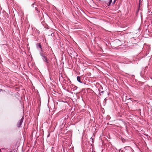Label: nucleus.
Segmentation results:
<instances>
[{"instance_id": "nucleus-1", "label": "nucleus", "mask_w": 152, "mask_h": 152, "mask_svg": "<svg viewBox=\"0 0 152 152\" xmlns=\"http://www.w3.org/2000/svg\"><path fill=\"white\" fill-rule=\"evenodd\" d=\"M23 121V118H22L19 121L17 124V126L18 127H21V125Z\"/></svg>"}, {"instance_id": "nucleus-2", "label": "nucleus", "mask_w": 152, "mask_h": 152, "mask_svg": "<svg viewBox=\"0 0 152 152\" xmlns=\"http://www.w3.org/2000/svg\"><path fill=\"white\" fill-rule=\"evenodd\" d=\"M112 0H107L105 1V3L107 6H110L112 3Z\"/></svg>"}, {"instance_id": "nucleus-3", "label": "nucleus", "mask_w": 152, "mask_h": 152, "mask_svg": "<svg viewBox=\"0 0 152 152\" xmlns=\"http://www.w3.org/2000/svg\"><path fill=\"white\" fill-rule=\"evenodd\" d=\"M42 58L43 60L45 61L47 63H48V61L47 59V57L45 56H42Z\"/></svg>"}, {"instance_id": "nucleus-4", "label": "nucleus", "mask_w": 152, "mask_h": 152, "mask_svg": "<svg viewBox=\"0 0 152 152\" xmlns=\"http://www.w3.org/2000/svg\"><path fill=\"white\" fill-rule=\"evenodd\" d=\"M77 80L79 82L81 83V82L80 81V77L79 76H77Z\"/></svg>"}, {"instance_id": "nucleus-5", "label": "nucleus", "mask_w": 152, "mask_h": 152, "mask_svg": "<svg viewBox=\"0 0 152 152\" xmlns=\"http://www.w3.org/2000/svg\"><path fill=\"white\" fill-rule=\"evenodd\" d=\"M37 45L38 47L42 49V47L41 44L40 43H38Z\"/></svg>"}, {"instance_id": "nucleus-6", "label": "nucleus", "mask_w": 152, "mask_h": 152, "mask_svg": "<svg viewBox=\"0 0 152 152\" xmlns=\"http://www.w3.org/2000/svg\"><path fill=\"white\" fill-rule=\"evenodd\" d=\"M114 43H120V41L118 40H117L115 41Z\"/></svg>"}, {"instance_id": "nucleus-7", "label": "nucleus", "mask_w": 152, "mask_h": 152, "mask_svg": "<svg viewBox=\"0 0 152 152\" xmlns=\"http://www.w3.org/2000/svg\"><path fill=\"white\" fill-rule=\"evenodd\" d=\"M34 5H35V6H37V5L36 4H35V3H33L32 4V6L33 7H36V6H34Z\"/></svg>"}, {"instance_id": "nucleus-8", "label": "nucleus", "mask_w": 152, "mask_h": 152, "mask_svg": "<svg viewBox=\"0 0 152 152\" xmlns=\"http://www.w3.org/2000/svg\"><path fill=\"white\" fill-rule=\"evenodd\" d=\"M116 0H114V1L112 2V4H115Z\"/></svg>"}, {"instance_id": "nucleus-9", "label": "nucleus", "mask_w": 152, "mask_h": 152, "mask_svg": "<svg viewBox=\"0 0 152 152\" xmlns=\"http://www.w3.org/2000/svg\"><path fill=\"white\" fill-rule=\"evenodd\" d=\"M35 10L37 11H38V9L36 7H35Z\"/></svg>"}, {"instance_id": "nucleus-10", "label": "nucleus", "mask_w": 152, "mask_h": 152, "mask_svg": "<svg viewBox=\"0 0 152 152\" xmlns=\"http://www.w3.org/2000/svg\"><path fill=\"white\" fill-rule=\"evenodd\" d=\"M116 46H118L120 45V44H116Z\"/></svg>"}, {"instance_id": "nucleus-11", "label": "nucleus", "mask_w": 152, "mask_h": 152, "mask_svg": "<svg viewBox=\"0 0 152 152\" xmlns=\"http://www.w3.org/2000/svg\"><path fill=\"white\" fill-rule=\"evenodd\" d=\"M10 152H12V151H10Z\"/></svg>"}, {"instance_id": "nucleus-12", "label": "nucleus", "mask_w": 152, "mask_h": 152, "mask_svg": "<svg viewBox=\"0 0 152 152\" xmlns=\"http://www.w3.org/2000/svg\"><path fill=\"white\" fill-rule=\"evenodd\" d=\"M1 151V149H0V151Z\"/></svg>"}]
</instances>
